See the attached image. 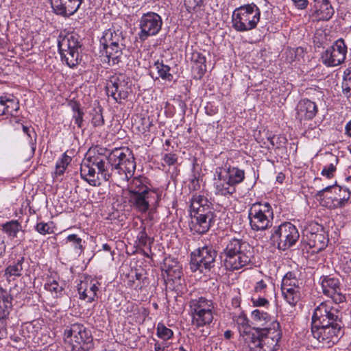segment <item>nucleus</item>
<instances>
[{
	"mask_svg": "<svg viewBox=\"0 0 351 351\" xmlns=\"http://www.w3.org/2000/svg\"><path fill=\"white\" fill-rule=\"evenodd\" d=\"M244 317L237 320L239 331L245 341L251 343L252 346L258 349V351H276L278 343L282 337L280 324L278 322H271V327H265L257 334L251 332L250 327L245 324Z\"/></svg>",
	"mask_w": 351,
	"mask_h": 351,
	"instance_id": "nucleus-1",
	"label": "nucleus"
},
{
	"mask_svg": "<svg viewBox=\"0 0 351 351\" xmlns=\"http://www.w3.org/2000/svg\"><path fill=\"white\" fill-rule=\"evenodd\" d=\"M221 256L227 270H239L252 263L254 248L247 241L234 237L228 241Z\"/></svg>",
	"mask_w": 351,
	"mask_h": 351,
	"instance_id": "nucleus-2",
	"label": "nucleus"
},
{
	"mask_svg": "<svg viewBox=\"0 0 351 351\" xmlns=\"http://www.w3.org/2000/svg\"><path fill=\"white\" fill-rule=\"evenodd\" d=\"M112 180L122 184L132 178L136 169V162L132 151L128 148H117L106 158Z\"/></svg>",
	"mask_w": 351,
	"mask_h": 351,
	"instance_id": "nucleus-3",
	"label": "nucleus"
},
{
	"mask_svg": "<svg viewBox=\"0 0 351 351\" xmlns=\"http://www.w3.org/2000/svg\"><path fill=\"white\" fill-rule=\"evenodd\" d=\"M245 178V171L236 167L225 165L216 169L213 186L217 195L228 196L235 193V186Z\"/></svg>",
	"mask_w": 351,
	"mask_h": 351,
	"instance_id": "nucleus-4",
	"label": "nucleus"
},
{
	"mask_svg": "<svg viewBox=\"0 0 351 351\" xmlns=\"http://www.w3.org/2000/svg\"><path fill=\"white\" fill-rule=\"evenodd\" d=\"M101 52L105 54L110 65L118 64L123 58L125 49V37L120 29L106 30L99 40Z\"/></svg>",
	"mask_w": 351,
	"mask_h": 351,
	"instance_id": "nucleus-5",
	"label": "nucleus"
},
{
	"mask_svg": "<svg viewBox=\"0 0 351 351\" xmlns=\"http://www.w3.org/2000/svg\"><path fill=\"white\" fill-rule=\"evenodd\" d=\"M81 177L90 185L96 186L100 184L98 175L106 181L112 178V173L106 162L99 156H92L84 159L80 167Z\"/></svg>",
	"mask_w": 351,
	"mask_h": 351,
	"instance_id": "nucleus-6",
	"label": "nucleus"
},
{
	"mask_svg": "<svg viewBox=\"0 0 351 351\" xmlns=\"http://www.w3.org/2000/svg\"><path fill=\"white\" fill-rule=\"evenodd\" d=\"M261 11L254 3L236 8L232 14V27L237 32L254 29L260 21Z\"/></svg>",
	"mask_w": 351,
	"mask_h": 351,
	"instance_id": "nucleus-7",
	"label": "nucleus"
},
{
	"mask_svg": "<svg viewBox=\"0 0 351 351\" xmlns=\"http://www.w3.org/2000/svg\"><path fill=\"white\" fill-rule=\"evenodd\" d=\"M64 340L71 346V351H90L94 348L90 332L82 324H74L64 332Z\"/></svg>",
	"mask_w": 351,
	"mask_h": 351,
	"instance_id": "nucleus-8",
	"label": "nucleus"
},
{
	"mask_svg": "<svg viewBox=\"0 0 351 351\" xmlns=\"http://www.w3.org/2000/svg\"><path fill=\"white\" fill-rule=\"evenodd\" d=\"M250 224L253 230L263 231L272 226L274 211L268 202H256L248 210Z\"/></svg>",
	"mask_w": 351,
	"mask_h": 351,
	"instance_id": "nucleus-9",
	"label": "nucleus"
},
{
	"mask_svg": "<svg viewBox=\"0 0 351 351\" xmlns=\"http://www.w3.org/2000/svg\"><path fill=\"white\" fill-rule=\"evenodd\" d=\"M217 255V252L213 246L199 247L191 254V270L193 272L199 271L202 274L207 273L214 267Z\"/></svg>",
	"mask_w": 351,
	"mask_h": 351,
	"instance_id": "nucleus-10",
	"label": "nucleus"
},
{
	"mask_svg": "<svg viewBox=\"0 0 351 351\" xmlns=\"http://www.w3.org/2000/svg\"><path fill=\"white\" fill-rule=\"evenodd\" d=\"M311 332L315 339L323 345L331 347L343 336L342 322L312 326Z\"/></svg>",
	"mask_w": 351,
	"mask_h": 351,
	"instance_id": "nucleus-11",
	"label": "nucleus"
},
{
	"mask_svg": "<svg viewBox=\"0 0 351 351\" xmlns=\"http://www.w3.org/2000/svg\"><path fill=\"white\" fill-rule=\"evenodd\" d=\"M80 47L79 37L77 34H67L58 41V49L62 59L71 68L75 67L79 63Z\"/></svg>",
	"mask_w": 351,
	"mask_h": 351,
	"instance_id": "nucleus-12",
	"label": "nucleus"
},
{
	"mask_svg": "<svg viewBox=\"0 0 351 351\" xmlns=\"http://www.w3.org/2000/svg\"><path fill=\"white\" fill-rule=\"evenodd\" d=\"M300 234L296 227L289 222L282 223L274 228L271 239L278 243L279 250H285L297 242Z\"/></svg>",
	"mask_w": 351,
	"mask_h": 351,
	"instance_id": "nucleus-13",
	"label": "nucleus"
},
{
	"mask_svg": "<svg viewBox=\"0 0 351 351\" xmlns=\"http://www.w3.org/2000/svg\"><path fill=\"white\" fill-rule=\"evenodd\" d=\"M106 93L117 103L126 99L131 92V81L124 74L120 73L112 76L106 83Z\"/></svg>",
	"mask_w": 351,
	"mask_h": 351,
	"instance_id": "nucleus-14",
	"label": "nucleus"
},
{
	"mask_svg": "<svg viewBox=\"0 0 351 351\" xmlns=\"http://www.w3.org/2000/svg\"><path fill=\"white\" fill-rule=\"evenodd\" d=\"M334 302L325 301L319 304L313 311L312 326H319L333 322H341V313L334 306Z\"/></svg>",
	"mask_w": 351,
	"mask_h": 351,
	"instance_id": "nucleus-15",
	"label": "nucleus"
},
{
	"mask_svg": "<svg viewBox=\"0 0 351 351\" xmlns=\"http://www.w3.org/2000/svg\"><path fill=\"white\" fill-rule=\"evenodd\" d=\"M162 20L159 14L149 12L143 14L139 21V38L145 40L149 36L156 35L161 29Z\"/></svg>",
	"mask_w": 351,
	"mask_h": 351,
	"instance_id": "nucleus-16",
	"label": "nucleus"
},
{
	"mask_svg": "<svg viewBox=\"0 0 351 351\" xmlns=\"http://www.w3.org/2000/svg\"><path fill=\"white\" fill-rule=\"evenodd\" d=\"M160 200V195L156 191L145 193V191H136L130 195V202L137 211L146 213L150 206H156Z\"/></svg>",
	"mask_w": 351,
	"mask_h": 351,
	"instance_id": "nucleus-17",
	"label": "nucleus"
},
{
	"mask_svg": "<svg viewBox=\"0 0 351 351\" xmlns=\"http://www.w3.org/2000/svg\"><path fill=\"white\" fill-rule=\"evenodd\" d=\"M346 53L344 40L340 38L322 53V61L327 66H336L344 62Z\"/></svg>",
	"mask_w": 351,
	"mask_h": 351,
	"instance_id": "nucleus-18",
	"label": "nucleus"
},
{
	"mask_svg": "<svg viewBox=\"0 0 351 351\" xmlns=\"http://www.w3.org/2000/svg\"><path fill=\"white\" fill-rule=\"evenodd\" d=\"M321 286L324 295L332 298L335 304L345 301L346 297L341 293L340 283L337 278L325 276Z\"/></svg>",
	"mask_w": 351,
	"mask_h": 351,
	"instance_id": "nucleus-19",
	"label": "nucleus"
},
{
	"mask_svg": "<svg viewBox=\"0 0 351 351\" xmlns=\"http://www.w3.org/2000/svg\"><path fill=\"white\" fill-rule=\"evenodd\" d=\"M49 1L56 14L68 17L77 12L83 0H49Z\"/></svg>",
	"mask_w": 351,
	"mask_h": 351,
	"instance_id": "nucleus-20",
	"label": "nucleus"
},
{
	"mask_svg": "<svg viewBox=\"0 0 351 351\" xmlns=\"http://www.w3.org/2000/svg\"><path fill=\"white\" fill-rule=\"evenodd\" d=\"M101 283L92 278L86 279L78 285L77 291L81 300L92 302L97 298Z\"/></svg>",
	"mask_w": 351,
	"mask_h": 351,
	"instance_id": "nucleus-21",
	"label": "nucleus"
},
{
	"mask_svg": "<svg viewBox=\"0 0 351 351\" xmlns=\"http://www.w3.org/2000/svg\"><path fill=\"white\" fill-rule=\"evenodd\" d=\"M334 8L328 0L318 1L316 4H313L310 10V16L314 21H328L334 14Z\"/></svg>",
	"mask_w": 351,
	"mask_h": 351,
	"instance_id": "nucleus-22",
	"label": "nucleus"
},
{
	"mask_svg": "<svg viewBox=\"0 0 351 351\" xmlns=\"http://www.w3.org/2000/svg\"><path fill=\"white\" fill-rule=\"evenodd\" d=\"M317 113V106L308 99H301L296 106L297 119L300 121L313 119Z\"/></svg>",
	"mask_w": 351,
	"mask_h": 351,
	"instance_id": "nucleus-23",
	"label": "nucleus"
},
{
	"mask_svg": "<svg viewBox=\"0 0 351 351\" xmlns=\"http://www.w3.org/2000/svg\"><path fill=\"white\" fill-rule=\"evenodd\" d=\"M215 217L191 216L189 226L193 234H203L206 233L214 223Z\"/></svg>",
	"mask_w": 351,
	"mask_h": 351,
	"instance_id": "nucleus-24",
	"label": "nucleus"
},
{
	"mask_svg": "<svg viewBox=\"0 0 351 351\" xmlns=\"http://www.w3.org/2000/svg\"><path fill=\"white\" fill-rule=\"evenodd\" d=\"M214 308H203L190 311L192 324L196 327H202L210 324L213 319Z\"/></svg>",
	"mask_w": 351,
	"mask_h": 351,
	"instance_id": "nucleus-25",
	"label": "nucleus"
},
{
	"mask_svg": "<svg viewBox=\"0 0 351 351\" xmlns=\"http://www.w3.org/2000/svg\"><path fill=\"white\" fill-rule=\"evenodd\" d=\"M19 109V101L12 95H3L0 97V116H13Z\"/></svg>",
	"mask_w": 351,
	"mask_h": 351,
	"instance_id": "nucleus-26",
	"label": "nucleus"
},
{
	"mask_svg": "<svg viewBox=\"0 0 351 351\" xmlns=\"http://www.w3.org/2000/svg\"><path fill=\"white\" fill-rule=\"evenodd\" d=\"M252 319L254 323L257 326L256 333L260 332L261 329L265 327H271V322H277L266 312L256 309L252 312Z\"/></svg>",
	"mask_w": 351,
	"mask_h": 351,
	"instance_id": "nucleus-27",
	"label": "nucleus"
},
{
	"mask_svg": "<svg viewBox=\"0 0 351 351\" xmlns=\"http://www.w3.org/2000/svg\"><path fill=\"white\" fill-rule=\"evenodd\" d=\"M337 190H338L339 193H344V196L343 197H341V194H339V198L335 197V200L337 202V206L339 208H343V206H345L346 204H348L351 195V192L350 191L349 189L346 188L343 189L341 186L337 185H330L319 191L317 193V196L321 197L324 195L325 192H328L330 191L337 192Z\"/></svg>",
	"mask_w": 351,
	"mask_h": 351,
	"instance_id": "nucleus-28",
	"label": "nucleus"
},
{
	"mask_svg": "<svg viewBox=\"0 0 351 351\" xmlns=\"http://www.w3.org/2000/svg\"><path fill=\"white\" fill-rule=\"evenodd\" d=\"M12 298L4 289H0V322L10 314L12 307Z\"/></svg>",
	"mask_w": 351,
	"mask_h": 351,
	"instance_id": "nucleus-29",
	"label": "nucleus"
},
{
	"mask_svg": "<svg viewBox=\"0 0 351 351\" xmlns=\"http://www.w3.org/2000/svg\"><path fill=\"white\" fill-rule=\"evenodd\" d=\"M328 240L323 234L311 233L308 238V245L313 252H319L327 245Z\"/></svg>",
	"mask_w": 351,
	"mask_h": 351,
	"instance_id": "nucleus-30",
	"label": "nucleus"
},
{
	"mask_svg": "<svg viewBox=\"0 0 351 351\" xmlns=\"http://www.w3.org/2000/svg\"><path fill=\"white\" fill-rule=\"evenodd\" d=\"M189 306L190 311L203 308H215L213 300L203 296L191 298Z\"/></svg>",
	"mask_w": 351,
	"mask_h": 351,
	"instance_id": "nucleus-31",
	"label": "nucleus"
},
{
	"mask_svg": "<svg viewBox=\"0 0 351 351\" xmlns=\"http://www.w3.org/2000/svg\"><path fill=\"white\" fill-rule=\"evenodd\" d=\"M282 294L285 300L291 307L296 305L300 298V289H293L292 288L282 289Z\"/></svg>",
	"mask_w": 351,
	"mask_h": 351,
	"instance_id": "nucleus-32",
	"label": "nucleus"
},
{
	"mask_svg": "<svg viewBox=\"0 0 351 351\" xmlns=\"http://www.w3.org/2000/svg\"><path fill=\"white\" fill-rule=\"evenodd\" d=\"M2 230L9 237L14 238L17 233L21 230V225L17 220L9 221L1 226Z\"/></svg>",
	"mask_w": 351,
	"mask_h": 351,
	"instance_id": "nucleus-33",
	"label": "nucleus"
},
{
	"mask_svg": "<svg viewBox=\"0 0 351 351\" xmlns=\"http://www.w3.org/2000/svg\"><path fill=\"white\" fill-rule=\"evenodd\" d=\"M24 263V257H21L13 265L8 266L5 271V275L8 277L13 276L19 277L22 274L23 264Z\"/></svg>",
	"mask_w": 351,
	"mask_h": 351,
	"instance_id": "nucleus-34",
	"label": "nucleus"
},
{
	"mask_svg": "<svg viewBox=\"0 0 351 351\" xmlns=\"http://www.w3.org/2000/svg\"><path fill=\"white\" fill-rule=\"evenodd\" d=\"M288 288H292L293 289H300L299 280L291 272H288L284 276L282 280L281 289H288Z\"/></svg>",
	"mask_w": 351,
	"mask_h": 351,
	"instance_id": "nucleus-35",
	"label": "nucleus"
},
{
	"mask_svg": "<svg viewBox=\"0 0 351 351\" xmlns=\"http://www.w3.org/2000/svg\"><path fill=\"white\" fill-rule=\"evenodd\" d=\"M70 106L73 111V120L77 127L81 128L84 113L81 109L80 104L76 101H73L71 103Z\"/></svg>",
	"mask_w": 351,
	"mask_h": 351,
	"instance_id": "nucleus-36",
	"label": "nucleus"
},
{
	"mask_svg": "<svg viewBox=\"0 0 351 351\" xmlns=\"http://www.w3.org/2000/svg\"><path fill=\"white\" fill-rule=\"evenodd\" d=\"M145 178L143 177L134 178L131 182L130 194L135 193L136 191H145V193L151 191L152 190L145 184Z\"/></svg>",
	"mask_w": 351,
	"mask_h": 351,
	"instance_id": "nucleus-37",
	"label": "nucleus"
},
{
	"mask_svg": "<svg viewBox=\"0 0 351 351\" xmlns=\"http://www.w3.org/2000/svg\"><path fill=\"white\" fill-rule=\"evenodd\" d=\"M208 203V201L207 198L204 195H198L197 193L194 194L190 200V213L197 210V209H199L204 206H206Z\"/></svg>",
	"mask_w": 351,
	"mask_h": 351,
	"instance_id": "nucleus-38",
	"label": "nucleus"
},
{
	"mask_svg": "<svg viewBox=\"0 0 351 351\" xmlns=\"http://www.w3.org/2000/svg\"><path fill=\"white\" fill-rule=\"evenodd\" d=\"M155 66L157 69L159 76L165 80L171 81L173 75L169 73L170 67L168 65L164 64L162 62L158 61L155 63Z\"/></svg>",
	"mask_w": 351,
	"mask_h": 351,
	"instance_id": "nucleus-39",
	"label": "nucleus"
},
{
	"mask_svg": "<svg viewBox=\"0 0 351 351\" xmlns=\"http://www.w3.org/2000/svg\"><path fill=\"white\" fill-rule=\"evenodd\" d=\"M66 241L71 243L77 253H81L83 251L82 240L77 234H69L66 237Z\"/></svg>",
	"mask_w": 351,
	"mask_h": 351,
	"instance_id": "nucleus-40",
	"label": "nucleus"
},
{
	"mask_svg": "<svg viewBox=\"0 0 351 351\" xmlns=\"http://www.w3.org/2000/svg\"><path fill=\"white\" fill-rule=\"evenodd\" d=\"M173 331L167 328L163 324L159 323L157 326V335L163 340H168L172 337Z\"/></svg>",
	"mask_w": 351,
	"mask_h": 351,
	"instance_id": "nucleus-41",
	"label": "nucleus"
},
{
	"mask_svg": "<svg viewBox=\"0 0 351 351\" xmlns=\"http://www.w3.org/2000/svg\"><path fill=\"white\" fill-rule=\"evenodd\" d=\"M45 287L47 291L53 293L56 297H58L60 295H61L63 291L62 285H60L59 282L54 280L46 283Z\"/></svg>",
	"mask_w": 351,
	"mask_h": 351,
	"instance_id": "nucleus-42",
	"label": "nucleus"
},
{
	"mask_svg": "<svg viewBox=\"0 0 351 351\" xmlns=\"http://www.w3.org/2000/svg\"><path fill=\"white\" fill-rule=\"evenodd\" d=\"M267 139L271 145L273 147H276V149H280L285 146L287 142V138L282 135H274L272 136H269Z\"/></svg>",
	"mask_w": 351,
	"mask_h": 351,
	"instance_id": "nucleus-43",
	"label": "nucleus"
},
{
	"mask_svg": "<svg viewBox=\"0 0 351 351\" xmlns=\"http://www.w3.org/2000/svg\"><path fill=\"white\" fill-rule=\"evenodd\" d=\"M192 215L203 217H215V214L212 210V208H210L209 203L206 204V206H204L202 208L197 209V210L191 212L190 213V216Z\"/></svg>",
	"mask_w": 351,
	"mask_h": 351,
	"instance_id": "nucleus-44",
	"label": "nucleus"
},
{
	"mask_svg": "<svg viewBox=\"0 0 351 351\" xmlns=\"http://www.w3.org/2000/svg\"><path fill=\"white\" fill-rule=\"evenodd\" d=\"M23 131L25 133L29 139V144L32 147V149L33 152L36 149V134H35L34 129L30 130V128L27 126L23 125Z\"/></svg>",
	"mask_w": 351,
	"mask_h": 351,
	"instance_id": "nucleus-45",
	"label": "nucleus"
},
{
	"mask_svg": "<svg viewBox=\"0 0 351 351\" xmlns=\"http://www.w3.org/2000/svg\"><path fill=\"white\" fill-rule=\"evenodd\" d=\"M36 230L41 234H47L53 233V229L49 223L45 222L38 223L36 226Z\"/></svg>",
	"mask_w": 351,
	"mask_h": 351,
	"instance_id": "nucleus-46",
	"label": "nucleus"
},
{
	"mask_svg": "<svg viewBox=\"0 0 351 351\" xmlns=\"http://www.w3.org/2000/svg\"><path fill=\"white\" fill-rule=\"evenodd\" d=\"M175 266L172 270H170L167 274L172 280L180 279L182 275V268L178 265V263H174Z\"/></svg>",
	"mask_w": 351,
	"mask_h": 351,
	"instance_id": "nucleus-47",
	"label": "nucleus"
},
{
	"mask_svg": "<svg viewBox=\"0 0 351 351\" xmlns=\"http://www.w3.org/2000/svg\"><path fill=\"white\" fill-rule=\"evenodd\" d=\"M342 88L343 92H346V93H350V95H351V71H349L348 73H345L342 83Z\"/></svg>",
	"mask_w": 351,
	"mask_h": 351,
	"instance_id": "nucleus-48",
	"label": "nucleus"
},
{
	"mask_svg": "<svg viewBox=\"0 0 351 351\" xmlns=\"http://www.w3.org/2000/svg\"><path fill=\"white\" fill-rule=\"evenodd\" d=\"M91 123L95 128L101 127L104 125V119L101 112L95 111V112L93 114Z\"/></svg>",
	"mask_w": 351,
	"mask_h": 351,
	"instance_id": "nucleus-49",
	"label": "nucleus"
},
{
	"mask_svg": "<svg viewBox=\"0 0 351 351\" xmlns=\"http://www.w3.org/2000/svg\"><path fill=\"white\" fill-rule=\"evenodd\" d=\"M204 0H184V5L187 10L191 12L195 10L197 7L202 5Z\"/></svg>",
	"mask_w": 351,
	"mask_h": 351,
	"instance_id": "nucleus-50",
	"label": "nucleus"
},
{
	"mask_svg": "<svg viewBox=\"0 0 351 351\" xmlns=\"http://www.w3.org/2000/svg\"><path fill=\"white\" fill-rule=\"evenodd\" d=\"M138 239L140 245L146 247V246H149V245L151 244L150 238L148 237L145 230H143L139 232L138 236Z\"/></svg>",
	"mask_w": 351,
	"mask_h": 351,
	"instance_id": "nucleus-51",
	"label": "nucleus"
},
{
	"mask_svg": "<svg viewBox=\"0 0 351 351\" xmlns=\"http://www.w3.org/2000/svg\"><path fill=\"white\" fill-rule=\"evenodd\" d=\"M336 171V166L333 163L326 166L322 171V175L326 176L327 178H331L334 176V172Z\"/></svg>",
	"mask_w": 351,
	"mask_h": 351,
	"instance_id": "nucleus-52",
	"label": "nucleus"
},
{
	"mask_svg": "<svg viewBox=\"0 0 351 351\" xmlns=\"http://www.w3.org/2000/svg\"><path fill=\"white\" fill-rule=\"evenodd\" d=\"M261 295H259L257 298L253 297L252 298V302L254 306H265L269 304V301Z\"/></svg>",
	"mask_w": 351,
	"mask_h": 351,
	"instance_id": "nucleus-53",
	"label": "nucleus"
},
{
	"mask_svg": "<svg viewBox=\"0 0 351 351\" xmlns=\"http://www.w3.org/2000/svg\"><path fill=\"white\" fill-rule=\"evenodd\" d=\"M267 287V286L265 280H261L256 282L254 287V291L256 293H260V295H265Z\"/></svg>",
	"mask_w": 351,
	"mask_h": 351,
	"instance_id": "nucleus-54",
	"label": "nucleus"
},
{
	"mask_svg": "<svg viewBox=\"0 0 351 351\" xmlns=\"http://www.w3.org/2000/svg\"><path fill=\"white\" fill-rule=\"evenodd\" d=\"M163 160L168 165H173L177 162L178 158L175 154H165L163 156Z\"/></svg>",
	"mask_w": 351,
	"mask_h": 351,
	"instance_id": "nucleus-55",
	"label": "nucleus"
},
{
	"mask_svg": "<svg viewBox=\"0 0 351 351\" xmlns=\"http://www.w3.org/2000/svg\"><path fill=\"white\" fill-rule=\"evenodd\" d=\"M174 263L177 262L171 260V258H166L164 261L163 265L162 266V271L167 274L170 270L173 269V267L175 266Z\"/></svg>",
	"mask_w": 351,
	"mask_h": 351,
	"instance_id": "nucleus-56",
	"label": "nucleus"
},
{
	"mask_svg": "<svg viewBox=\"0 0 351 351\" xmlns=\"http://www.w3.org/2000/svg\"><path fill=\"white\" fill-rule=\"evenodd\" d=\"M193 69L194 71L197 72V77L201 78L206 71V64H194L193 66Z\"/></svg>",
	"mask_w": 351,
	"mask_h": 351,
	"instance_id": "nucleus-57",
	"label": "nucleus"
},
{
	"mask_svg": "<svg viewBox=\"0 0 351 351\" xmlns=\"http://www.w3.org/2000/svg\"><path fill=\"white\" fill-rule=\"evenodd\" d=\"M71 158L64 153L62 155L61 158L58 161H57L56 164L66 168V167L71 162Z\"/></svg>",
	"mask_w": 351,
	"mask_h": 351,
	"instance_id": "nucleus-58",
	"label": "nucleus"
},
{
	"mask_svg": "<svg viewBox=\"0 0 351 351\" xmlns=\"http://www.w3.org/2000/svg\"><path fill=\"white\" fill-rule=\"evenodd\" d=\"M192 59L194 60L195 64H206V58L199 53H194Z\"/></svg>",
	"mask_w": 351,
	"mask_h": 351,
	"instance_id": "nucleus-59",
	"label": "nucleus"
},
{
	"mask_svg": "<svg viewBox=\"0 0 351 351\" xmlns=\"http://www.w3.org/2000/svg\"><path fill=\"white\" fill-rule=\"evenodd\" d=\"M293 3L294 5L299 10L305 9L308 4V1L307 0H291Z\"/></svg>",
	"mask_w": 351,
	"mask_h": 351,
	"instance_id": "nucleus-60",
	"label": "nucleus"
},
{
	"mask_svg": "<svg viewBox=\"0 0 351 351\" xmlns=\"http://www.w3.org/2000/svg\"><path fill=\"white\" fill-rule=\"evenodd\" d=\"M189 188L194 191L197 190L199 188V180L196 177L191 180Z\"/></svg>",
	"mask_w": 351,
	"mask_h": 351,
	"instance_id": "nucleus-61",
	"label": "nucleus"
},
{
	"mask_svg": "<svg viewBox=\"0 0 351 351\" xmlns=\"http://www.w3.org/2000/svg\"><path fill=\"white\" fill-rule=\"evenodd\" d=\"M142 122L143 125H145V127L143 128V132L146 131H149L150 127L152 126V121H149V119H143Z\"/></svg>",
	"mask_w": 351,
	"mask_h": 351,
	"instance_id": "nucleus-62",
	"label": "nucleus"
},
{
	"mask_svg": "<svg viewBox=\"0 0 351 351\" xmlns=\"http://www.w3.org/2000/svg\"><path fill=\"white\" fill-rule=\"evenodd\" d=\"M166 347H167L166 343H160L159 342H156L154 345V350L155 351H164V350Z\"/></svg>",
	"mask_w": 351,
	"mask_h": 351,
	"instance_id": "nucleus-63",
	"label": "nucleus"
},
{
	"mask_svg": "<svg viewBox=\"0 0 351 351\" xmlns=\"http://www.w3.org/2000/svg\"><path fill=\"white\" fill-rule=\"evenodd\" d=\"M66 168L63 166H60V165H56V174L57 176H62L65 171Z\"/></svg>",
	"mask_w": 351,
	"mask_h": 351,
	"instance_id": "nucleus-64",
	"label": "nucleus"
}]
</instances>
